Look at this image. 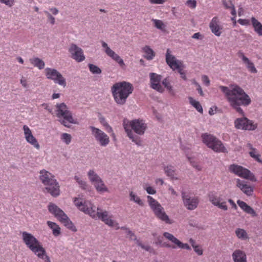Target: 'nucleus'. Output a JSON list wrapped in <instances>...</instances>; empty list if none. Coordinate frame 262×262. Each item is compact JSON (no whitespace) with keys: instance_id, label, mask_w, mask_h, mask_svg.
<instances>
[{"instance_id":"nucleus-13","label":"nucleus","mask_w":262,"mask_h":262,"mask_svg":"<svg viewBox=\"0 0 262 262\" xmlns=\"http://www.w3.org/2000/svg\"><path fill=\"white\" fill-rule=\"evenodd\" d=\"M45 75L46 77L52 80L55 83L65 88L67 85L66 79L63 77L61 74L55 69L47 68L45 70Z\"/></svg>"},{"instance_id":"nucleus-57","label":"nucleus","mask_w":262,"mask_h":262,"mask_svg":"<svg viewBox=\"0 0 262 262\" xmlns=\"http://www.w3.org/2000/svg\"><path fill=\"white\" fill-rule=\"evenodd\" d=\"M103 126L105 127L106 130L108 133H112L113 136H114L115 134L113 133V130L112 127L108 124L107 122H105L103 124Z\"/></svg>"},{"instance_id":"nucleus-64","label":"nucleus","mask_w":262,"mask_h":262,"mask_svg":"<svg viewBox=\"0 0 262 262\" xmlns=\"http://www.w3.org/2000/svg\"><path fill=\"white\" fill-rule=\"evenodd\" d=\"M50 10L54 15H56L58 13V9L55 8H51Z\"/></svg>"},{"instance_id":"nucleus-35","label":"nucleus","mask_w":262,"mask_h":262,"mask_svg":"<svg viewBox=\"0 0 262 262\" xmlns=\"http://www.w3.org/2000/svg\"><path fill=\"white\" fill-rule=\"evenodd\" d=\"M236 236L242 240L247 239L249 237L246 230L241 228H237L235 231Z\"/></svg>"},{"instance_id":"nucleus-31","label":"nucleus","mask_w":262,"mask_h":262,"mask_svg":"<svg viewBox=\"0 0 262 262\" xmlns=\"http://www.w3.org/2000/svg\"><path fill=\"white\" fill-rule=\"evenodd\" d=\"M102 46L105 49V52L107 56L112 58L114 60L118 56L114 51L110 49L107 44L104 41H102Z\"/></svg>"},{"instance_id":"nucleus-2","label":"nucleus","mask_w":262,"mask_h":262,"mask_svg":"<svg viewBox=\"0 0 262 262\" xmlns=\"http://www.w3.org/2000/svg\"><path fill=\"white\" fill-rule=\"evenodd\" d=\"M74 204L81 211L88 214L93 219L98 217L105 224L110 227L118 229V224L112 219V216H110L106 211H102L101 209L97 208L96 211V207L89 201H84L79 198H75L74 201Z\"/></svg>"},{"instance_id":"nucleus-25","label":"nucleus","mask_w":262,"mask_h":262,"mask_svg":"<svg viewBox=\"0 0 262 262\" xmlns=\"http://www.w3.org/2000/svg\"><path fill=\"white\" fill-rule=\"evenodd\" d=\"M237 203L240 208L247 213L251 214L252 216H255L256 215L254 210L245 202L238 200Z\"/></svg>"},{"instance_id":"nucleus-18","label":"nucleus","mask_w":262,"mask_h":262,"mask_svg":"<svg viewBox=\"0 0 262 262\" xmlns=\"http://www.w3.org/2000/svg\"><path fill=\"white\" fill-rule=\"evenodd\" d=\"M150 87L160 93L164 92V89L160 84L162 76L155 73L149 74Z\"/></svg>"},{"instance_id":"nucleus-20","label":"nucleus","mask_w":262,"mask_h":262,"mask_svg":"<svg viewBox=\"0 0 262 262\" xmlns=\"http://www.w3.org/2000/svg\"><path fill=\"white\" fill-rule=\"evenodd\" d=\"M209 26L212 33L215 36H221L222 33L223 27L221 25L220 19L217 16H214L212 18L209 23Z\"/></svg>"},{"instance_id":"nucleus-28","label":"nucleus","mask_w":262,"mask_h":262,"mask_svg":"<svg viewBox=\"0 0 262 262\" xmlns=\"http://www.w3.org/2000/svg\"><path fill=\"white\" fill-rule=\"evenodd\" d=\"M47 225L52 230L53 234L55 236H59L61 233V229L55 223L51 221H48Z\"/></svg>"},{"instance_id":"nucleus-21","label":"nucleus","mask_w":262,"mask_h":262,"mask_svg":"<svg viewBox=\"0 0 262 262\" xmlns=\"http://www.w3.org/2000/svg\"><path fill=\"white\" fill-rule=\"evenodd\" d=\"M209 200L214 206L218 207L219 208L226 211L228 210V206L225 201L221 202V198L218 196L215 193L211 192L208 194Z\"/></svg>"},{"instance_id":"nucleus-52","label":"nucleus","mask_w":262,"mask_h":262,"mask_svg":"<svg viewBox=\"0 0 262 262\" xmlns=\"http://www.w3.org/2000/svg\"><path fill=\"white\" fill-rule=\"evenodd\" d=\"M114 60L117 62L121 68H123L125 66V63L123 59L119 55Z\"/></svg>"},{"instance_id":"nucleus-56","label":"nucleus","mask_w":262,"mask_h":262,"mask_svg":"<svg viewBox=\"0 0 262 262\" xmlns=\"http://www.w3.org/2000/svg\"><path fill=\"white\" fill-rule=\"evenodd\" d=\"M126 229L127 230V232H126L127 235L128 236H129L130 239L132 240H134V241H137V239L136 236L134 234V233L133 232H132V231H131L130 230H128L127 229Z\"/></svg>"},{"instance_id":"nucleus-5","label":"nucleus","mask_w":262,"mask_h":262,"mask_svg":"<svg viewBox=\"0 0 262 262\" xmlns=\"http://www.w3.org/2000/svg\"><path fill=\"white\" fill-rule=\"evenodd\" d=\"M133 85L126 81L115 83L111 88V92L115 101L119 105L125 103L127 98L133 91Z\"/></svg>"},{"instance_id":"nucleus-50","label":"nucleus","mask_w":262,"mask_h":262,"mask_svg":"<svg viewBox=\"0 0 262 262\" xmlns=\"http://www.w3.org/2000/svg\"><path fill=\"white\" fill-rule=\"evenodd\" d=\"M193 248L198 255H202L203 254V251L201 246L197 245L193 247Z\"/></svg>"},{"instance_id":"nucleus-30","label":"nucleus","mask_w":262,"mask_h":262,"mask_svg":"<svg viewBox=\"0 0 262 262\" xmlns=\"http://www.w3.org/2000/svg\"><path fill=\"white\" fill-rule=\"evenodd\" d=\"M93 184L94 185L98 192H104L108 191V189L102 179H100V181H98Z\"/></svg>"},{"instance_id":"nucleus-40","label":"nucleus","mask_w":262,"mask_h":262,"mask_svg":"<svg viewBox=\"0 0 262 262\" xmlns=\"http://www.w3.org/2000/svg\"><path fill=\"white\" fill-rule=\"evenodd\" d=\"M162 84L164 87L169 91L172 95H174V91L172 89V86L171 85L169 79L167 78L164 79L162 81Z\"/></svg>"},{"instance_id":"nucleus-23","label":"nucleus","mask_w":262,"mask_h":262,"mask_svg":"<svg viewBox=\"0 0 262 262\" xmlns=\"http://www.w3.org/2000/svg\"><path fill=\"white\" fill-rule=\"evenodd\" d=\"M163 236L167 239L173 243L177 247L189 250L191 249V248L188 244L182 243L177 238L174 237L172 234L170 233L165 232L163 233Z\"/></svg>"},{"instance_id":"nucleus-4","label":"nucleus","mask_w":262,"mask_h":262,"mask_svg":"<svg viewBox=\"0 0 262 262\" xmlns=\"http://www.w3.org/2000/svg\"><path fill=\"white\" fill-rule=\"evenodd\" d=\"M21 234L23 241L29 249L45 262H51L41 243L33 234L26 231L21 232Z\"/></svg>"},{"instance_id":"nucleus-12","label":"nucleus","mask_w":262,"mask_h":262,"mask_svg":"<svg viewBox=\"0 0 262 262\" xmlns=\"http://www.w3.org/2000/svg\"><path fill=\"white\" fill-rule=\"evenodd\" d=\"M170 53V50L168 49L166 54V61L171 69L173 70H177L181 75L182 73H185L183 62L181 60L177 59Z\"/></svg>"},{"instance_id":"nucleus-26","label":"nucleus","mask_w":262,"mask_h":262,"mask_svg":"<svg viewBox=\"0 0 262 262\" xmlns=\"http://www.w3.org/2000/svg\"><path fill=\"white\" fill-rule=\"evenodd\" d=\"M237 203L240 208L247 213L251 214L252 216H255L256 215L254 210L245 202L238 200Z\"/></svg>"},{"instance_id":"nucleus-63","label":"nucleus","mask_w":262,"mask_h":262,"mask_svg":"<svg viewBox=\"0 0 262 262\" xmlns=\"http://www.w3.org/2000/svg\"><path fill=\"white\" fill-rule=\"evenodd\" d=\"M196 90L198 91L201 96H204V93L200 85H198V86L196 87Z\"/></svg>"},{"instance_id":"nucleus-6","label":"nucleus","mask_w":262,"mask_h":262,"mask_svg":"<svg viewBox=\"0 0 262 262\" xmlns=\"http://www.w3.org/2000/svg\"><path fill=\"white\" fill-rule=\"evenodd\" d=\"M39 173V179L46 186L45 189L52 196H58L60 194V187L54 176L45 169L40 170Z\"/></svg>"},{"instance_id":"nucleus-53","label":"nucleus","mask_w":262,"mask_h":262,"mask_svg":"<svg viewBox=\"0 0 262 262\" xmlns=\"http://www.w3.org/2000/svg\"><path fill=\"white\" fill-rule=\"evenodd\" d=\"M144 188L146 190L147 192L149 194H154L156 193V190L151 186H148L146 187V188Z\"/></svg>"},{"instance_id":"nucleus-8","label":"nucleus","mask_w":262,"mask_h":262,"mask_svg":"<svg viewBox=\"0 0 262 262\" xmlns=\"http://www.w3.org/2000/svg\"><path fill=\"white\" fill-rule=\"evenodd\" d=\"M201 138L203 142L214 151L223 153L228 152L222 142L215 136L208 133H204L201 135Z\"/></svg>"},{"instance_id":"nucleus-10","label":"nucleus","mask_w":262,"mask_h":262,"mask_svg":"<svg viewBox=\"0 0 262 262\" xmlns=\"http://www.w3.org/2000/svg\"><path fill=\"white\" fill-rule=\"evenodd\" d=\"M147 198L149 205L155 216L167 224H171L172 222H171L168 216L165 213L161 205L157 200L149 195L147 196Z\"/></svg>"},{"instance_id":"nucleus-9","label":"nucleus","mask_w":262,"mask_h":262,"mask_svg":"<svg viewBox=\"0 0 262 262\" xmlns=\"http://www.w3.org/2000/svg\"><path fill=\"white\" fill-rule=\"evenodd\" d=\"M56 116L59 118H63L61 123L66 127H69V124H76V121L74 119L72 114L68 110V106L64 103H57L56 105Z\"/></svg>"},{"instance_id":"nucleus-54","label":"nucleus","mask_w":262,"mask_h":262,"mask_svg":"<svg viewBox=\"0 0 262 262\" xmlns=\"http://www.w3.org/2000/svg\"><path fill=\"white\" fill-rule=\"evenodd\" d=\"M237 21L241 25L248 26L250 25V20L247 19H239Z\"/></svg>"},{"instance_id":"nucleus-60","label":"nucleus","mask_w":262,"mask_h":262,"mask_svg":"<svg viewBox=\"0 0 262 262\" xmlns=\"http://www.w3.org/2000/svg\"><path fill=\"white\" fill-rule=\"evenodd\" d=\"M192 37L193 38L197 39H202L203 38V36H202V34L199 32L194 33L192 35Z\"/></svg>"},{"instance_id":"nucleus-27","label":"nucleus","mask_w":262,"mask_h":262,"mask_svg":"<svg viewBox=\"0 0 262 262\" xmlns=\"http://www.w3.org/2000/svg\"><path fill=\"white\" fill-rule=\"evenodd\" d=\"M251 21L254 31L259 36H262V24L254 17H251Z\"/></svg>"},{"instance_id":"nucleus-47","label":"nucleus","mask_w":262,"mask_h":262,"mask_svg":"<svg viewBox=\"0 0 262 262\" xmlns=\"http://www.w3.org/2000/svg\"><path fill=\"white\" fill-rule=\"evenodd\" d=\"M189 160L191 164V165L194 167L196 170L200 171L202 170V166L199 164L197 162L193 161L192 158H189Z\"/></svg>"},{"instance_id":"nucleus-39","label":"nucleus","mask_w":262,"mask_h":262,"mask_svg":"<svg viewBox=\"0 0 262 262\" xmlns=\"http://www.w3.org/2000/svg\"><path fill=\"white\" fill-rule=\"evenodd\" d=\"M249 154L251 157L255 159L259 163H262V161L260 159L261 155L258 152V150L255 148L253 150L249 152Z\"/></svg>"},{"instance_id":"nucleus-24","label":"nucleus","mask_w":262,"mask_h":262,"mask_svg":"<svg viewBox=\"0 0 262 262\" xmlns=\"http://www.w3.org/2000/svg\"><path fill=\"white\" fill-rule=\"evenodd\" d=\"M234 262H247V256L245 252L240 250H235L232 254Z\"/></svg>"},{"instance_id":"nucleus-42","label":"nucleus","mask_w":262,"mask_h":262,"mask_svg":"<svg viewBox=\"0 0 262 262\" xmlns=\"http://www.w3.org/2000/svg\"><path fill=\"white\" fill-rule=\"evenodd\" d=\"M60 139L62 142L67 145H69L72 140V136L70 134L68 133H62L61 135Z\"/></svg>"},{"instance_id":"nucleus-14","label":"nucleus","mask_w":262,"mask_h":262,"mask_svg":"<svg viewBox=\"0 0 262 262\" xmlns=\"http://www.w3.org/2000/svg\"><path fill=\"white\" fill-rule=\"evenodd\" d=\"M235 127L238 129L254 130L257 128V124L246 117L237 118L234 121Z\"/></svg>"},{"instance_id":"nucleus-62","label":"nucleus","mask_w":262,"mask_h":262,"mask_svg":"<svg viewBox=\"0 0 262 262\" xmlns=\"http://www.w3.org/2000/svg\"><path fill=\"white\" fill-rule=\"evenodd\" d=\"M228 202L231 204V205L232 206V207L234 209H237V206L236 205V204L234 203V202L231 200V199H229L228 200Z\"/></svg>"},{"instance_id":"nucleus-29","label":"nucleus","mask_w":262,"mask_h":262,"mask_svg":"<svg viewBox=\"0 0 262 262\" xmlns=\"http://www.w3.org/2000/svg\"><path fill=\"white\" fill-rule=\"evenodd\" d=\"M129 200L132 202L138 204L140 206H143L144 205L143 201L141 199V198L134 192L130 191L129 192Z\"/></svg>"},{"instance_id":"nucleus-11","label":"nucleus","mask_w":262,"mask_h":262,"mask_svg":"<svg viewBox=\"0 0 262 262\" xmlns=\"http://www.w3.org/2000/svg\"><path fill=\"white\" fill-rule=\"evenodd\" d=\"M229 170L230 172L235 175L252 182H256V178L253 173L249 169L237 164H233L229 166Z\"/></svg>"},{"instance_id":"nucleus-41","label":"nucleus","mask_w":262,"mask_h":262,"mask_svg":"<svg viewBox=\"0 0 262 262\" xmlns=\"http://www.w3.org/2000/svg\"><path fill=\"white\" fill-rule=\"evenodd\" d=\"M244 63L246 64V68L250 73H256L257 72V70L255 68L254 63L249 59H248V61H245Z\"/></svg>"},{"instance_id":"nucleus-43","label":"nucleus","mask_w":262,"mask_h":262,"mask_svg":"<svg viewBox=\"0 0 262 262\" xmlns=\"http://www.w3.org/2000/svg\"><path fill=\"white\" fill-rule=\"evenodd\" d=\"M74 179L76 181L77 183L79 184L81 188L84 190H85L88 188V184L85 181L82 180L77 176L74 177Z\"/></svg>"},{"instance_id":"nucleus-44","label":"nucleus","mask_w":262,"mask_h":262,"mask_svg":"<svg viewBox=\"0 0 262 262\" xmlns=\"http://www.w3.org/2000/svg\"><path fill=\"white\" fill-rule=\"evenodd\" d=\"M90 71L93 74H99L101 73V70L97 66L90 63L88 65Z\"/></svg>"},{"instance_id":"nucleus-38","label":"nucleus","mask_w":262,"mask_h":262,"mask_svg":"<svg viewBox=\"0 0 262 262\" xmlns=\"http://www.w3.org/2000/svg\"><path fill=\"white\" fill-rule=\"evenodd\" d=\"M152 21L154 23V26L156 28L161 30L162 31H165L166 25L161 20L152 19Z\"/></svg>"},{"instance_id":"nucleus-16","label":"nucleus","mask_w":262,"mask_h":262,"mask_svg":"<svg viewBox=\"0 0 262 262\" xmlns=\"http://www.w3.org/2000/svg\"><path fill=\"white\" fill-rule=\"evenodd\" d=\"M93 136L101 146H106L110 142L108 136L102 130L94 126H91Z\"/></svg>"},{"instance_id":"nucleus-59","label":"nucleus","mask_w":262,"mask_h":262,"mask_svg":"<svg viewBox=\"0 0 262 262\" xmlns=\"http://www.w3.org/2000/svg\"><path fill=\"white\" fill-rule=\"evenodd\" d=\"M167 1V0H149V2L150 3L154 4H163Z\"/></svg>"},{"instance_id":"nucleus-19","label":"nucleus","mask_w":262,"mask_h":262,"mask_svg":"<svg viewBox=\"0 0 262 262\" xmlns=\"http://www.w3.org/2000/svg\"><path fill=\"white\" fill-rule=\"evenodd\" d=\"M23 130L24 132V136L27 142L33 146L37 149L40 148V145L37 140L33 136L31 130L26 125L23 126Z\"/></svg>"},{"instance_id":"nucleus-17","label":"nucleus","mask_w":262,"mask_h":262,"mask_svg":"<svg viewBox=\"0 0 262 262\" xmlns=\"http://www.w3.org/2000/svg\"><path fill=\"white\" fill-rule=\"evenodd\" d=\"M69 52L72 58L78 62L84 61L85 59L83 50L75 44H72L69 48Z\"/></svg>"},{"instance_id":"nucleus-3","label":"nucleus","mask_w":262,"mask_h":262,"mask_svg":"<svg viewBox=\"0 0 262 262\" xmlns=\"http://www.w3.org/2000/svg\"><path fill=\"white\" fill-rule=\"evenodd\" d=\"M123 126L127 134V137L132 141L138 145H140L141 141L139 137L134 134V133L138 135H143L147 128V124L142 119H136L129 120L124 119L123 120Z\"/></svg>"},{"instance_id":"nucleus-34","label":"nucleus","mask_w":262,"mask_h":262,"mask_svg":"<svg viewBox=\"0 0 262 262\" xmlns=\"http://www.w3.org/2000/svg\"><path fill=\"white\" fill-rule=\"evenodd\" d=\"M88 176L90 181L92 184H94L101 179V178L94 171V170H90L88 172Z\"/></svg>"},{"instance_id":"nucleus-32","label":"nucleus","mask_w":262,"mask_h":262,"mask_svg":"<svg viewBox=\"0 0 262 262\" xmlns=\"http://www.w3.org/2000/svg\"><path fill=\"white\" fill-rule=\"evenodd\" d=\"M30 61L34 67H37L40 70L43 69L45 67V62L37 57L30 59Z\"/></svg>"},{"instance_id":"nucleus-1","label":"nucleus","mask_w":262,"mask_h":262,"mask_svg":"<svg viewBox=\"0 0 262 262\" xmlns=\"http://www.w3.org/2000/svg\"><path fill=\"white\" fill-rule=\"evenodd\" d=\"M220 89L225 94V97L230 105L242 116H244V112L240 106H248L251 100L244 90L237 85H233L228 88L221 85Z\"/></svg>"},{"instance_id":"nucleus-22","label":"nucleus","mask_w":262,"mask_h":262,"mask_svg":"<svg viewBox=\"0 0 262 262\" xmlns=\"http://www.w3.org/2000/svg\"><path fill=\"white\" fill-rule=\"evenodd\" d=\"M236 186L239 188L243 193L248 196H251L253 192L254 188L249 185L247 182L237 179L236 180Z\"/></svg>"},{"instance_id":"nucleus-45","label":"nucleus","mask_w":262,"mask_h":262,"mask_svg":"<svg viewBox=\"0 0 262 262\" xmlns=\"http://www.w3.org/2000/svg\"><path fill=\"white\" fill-rule=\"evenodd\" d=\"M223 5L226 9H230L234 6L231 0H223Z\"/></svg>"},{"instance_id":"nucleus-36","label":"nucleus","mask_w":262,"mask_h":262,"mask_svg":"<svg viewBox=\"0 0 262 262\" xmlns=\"http://www.w3.org/2000/svg\"><path fill=\"white\" fill-rule=\"evenodd\" d=\"M143 50L145 54L144 57L147 60H151L153 59L154 57L155 56V54L153 50L148 46H145L144 47Z\"/></svg>"},{"instance_id":"nucleus-33","label":"nucleus","mask_w":262,"mask_h":262,"mask_svg":"<svg viewBox=\"0 0 262 262\" xmlns=\"http://www.w3.org/2000/svg\"><path fill=\"white\" fill-rule=\"evenodd\" d=\"M164 172L167 176L170 177L172 179H177L176 176V172L174 168L171 165H168L164 167Z\"/></svg>"},{"instance_id":"nucleus-58","label":"nucleus","mask_w":262,"mask_h":262,"mask_svg":"<svg viewBox=\"0 0 262 262\" xmlns=\"http://www.w3.org/2000/svg\"><path fill=\"white\" fill-rule=\"evenodd\" d=\"M202 80L203 82L207 86H209L210 84V80L206 75H203L202 77Z\"/></svg>"},{"instance_id":"nucleus-55","label":"nucleus","mask_w":262,"mask_h":262,"mask_svg":"<svg viewBox=\"0 0 262 262\" xmlns=\"http://www.w3.org/2000/svg\"><path fill=\"white\" fill-rule=\"evenodd\" d=\"M237 55L239 58H242L243 62H244L245 61H248V59H249L245 56L244 53L241 51H239L237 52Z\"/></svg>"},{"instance_id":"nucleus-7","label":"nucleus","mask_w":262,"mask_h":262,"mask_svg":"<svg viewBox=\"0 0 262 262\" xmlns=\"http://www.w3.org/2000/svg\"><path fill=\"white\" fill-rule=\"evenodd\" d=\"M48 210L51 213L53 214L67 228L73 232L77 231L76 227L67 214L57 205L52 203H50L48 205Z\"/></svg>"},{"instance_id":"nucleus-48","label":"nucleus","mask_w":262,"mask_h":262,"mask_svg":"<svg viewBox=\"0 0 262 262\" xmlns=\"http://www.w3.org/2000/svg\"><path fill=\"white\" fill-rule=\"evenodd\" d=\"M186 5L191 9H194L196 6V1L195 0H188Z\"/></svg>"},{"instance_id":"nucleus-46","label":"nucleus","mask_w":262,"mask_h":262,"mask_svg":"<svg viewBox=\"0 0 262 262\" xmlns=\"http://www.w3.org/2000/svg\"><path fill=\"white\" fill-rule=\"evenodd\" d=\"M137 244L140 246L142 249L145 250L146 251H149V252H151V251L153 250V249H152V248L148 246V245H144L143 244H142L141 243V242L139 241V240H137Z\"/></svg>"},{"instance_id":"nucleus-15","label":"nucleus","mask_w":262,"mask_h":262,"mask_svg":"<svg viewBox=\"0 0 262 262\" xmlns=\"http://www.w3.org/2000/svg\"><path fill=\"white\" fill-rule=\"evenodd\" d=\"M182 198L184 206L188 210H193L197 208L199 203L198 197L191 195L184 191H182Z\"/></svg>"},{"instance_id":"nucleus-61","label":"nucleus","mask_w":262,"mask_h":262,"mask_svg":"<svg viewBox=\"0 0 262 262\" xmlns=\"http://www.w3.org/2000/svg\"><path fill=\"white\" fill-rule=\"evenodd\" d=\"M20 83L21 84V85L24 87V88H27V86H28V84H27V80L24 78V77H23L21 79H20Z\"/></svg>"},{"instance_id":"nucleus-37","label":"nucleus","mask_w":262,"mask_h":262,"mask_svg":"<svg viewBox=\"0 0 262 262\" xmlns=\"http://www.w3.org/2000/svg\"><path fill=\"white\" fill-rule=\"evenodd\" d=\"M189 103L200 113H203V110L199 101L194 100L192 97H189L188 98Z\"/></svg>"},{"instance_id":"nucleus-51","label":"nucleus","mask_w":262,"mask_h":262,"mask_svg":"<svg viewBox=\"0 0 262 262\" xmlns=\"http://www.w3.org/2000/svg\"><path fill=\"white\" fill-rule=\"evenodd\" d=\"M0 2L5 4L6 5L11 7L14 4V0H0Z\"/></svg>"},{"instance_id":"nucleus-49","label":"nucleus","mask_w":262,"mask_h":262,"mask_svg":"<svg viewBox=\"0 0 262 262\" xmlns=\"http://www.w3.org/2000/svg\"><path fill=\"white\" fill-rule=\"evenodd\" d=\"M44 13L48 17L49 21L52 24L54 25L55 23V18L51 15V14L48 11H45Z\"/></svg>"}]
</instances>
